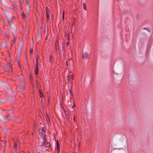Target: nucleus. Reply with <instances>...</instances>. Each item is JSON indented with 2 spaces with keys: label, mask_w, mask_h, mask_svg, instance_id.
Returning <instances> with one entry per match:
<instances>
[{
  "label": "nucleus",
  "mask_w": 153,
  "mask_h": 153,
  "mask_svg": "<svg viewBox=\"0 0 153 153\" xmlns=\"http://www.w3.org/2000/svg\"><path fill=\"white\" fill-rule=\"evenodd\" d=\"M26 61L28 63V61H27V59H26Z\"/></svg>",
  "instance_id": "nucleus-37"
},
{
  "label": "nucleus",
  "mask_w": 153,
  "mask_h": 153,
  "mask_svg": "<svg viewBox=\"0 0 153 153\" xmlns=\"http://www.w3.org/2000/svg\"><path fill=\"white\" fill-rule=\"evenodd\" d=\"M70 78H71L72 80H73V77H71Z\"/></svg>",
  "instance_id": "nucleus-32"
},
{
  "label": "nucleus",
  "mask_w": 153,
  "mask_h": 153,
  "mask_svg": "<svg viewBox=\"0 0 153 153\" xmlns=\"http://www.w3.org/2000/svg\"><path fill=\"white\" fill-rule=\"evenodd\" d=\"M69 92H70V95L71 96V91L70 90Z\"/></svg>",
  "instance_id": "nucleus-27"
},
{
  "label": "nucleus",
  "mask_w": 153,
  "mask_h": 153,
  "mask_svg": "<svg viewBox=\"0 0 153 153\" xmlns=\"http://www.w3.org/2000/svg\"><path fill=\"white\" fill-rule=\"evenodd\" d=\"M4 152H5V149H4V152H3V153H4Z\"/></svg>",
  "instance_id": "nucleus-34"
},
{
  "label": "nucleus",
  "mask_w": 153,
  "mask_h": 153,
  "mask_svg": "<svg viewBox=\"0 0 153 153\" xmlns=\"http://www.w3.org/2000/svg\"><path fill=\"white\" fill-rule=\"evenodd\" d=\"M66 43H67V45H68V42H67Z\"/></svg>",
  "instance_id": "nucleus-33"
},
{
  "label": "nucleus",
  "mask_w": 153,
  "mask_h": 153,
  "mask_svg": "<svg viewBox=\"0 0 153 153\" xmlns=\"http://www.w3.org/2000/svg\"><path fill=\"white\" fill-rule=\"evenodd\" d=\"M10 1H11V2H12V0H10Z\"/></svg>",
  "instance_id": "nucleus-38"
},
{
  "label": "nucleus",
  "mask_w": 153,
  "mask_h": 153,
  "mask_svg": "<svg viewBox=\"0 0 153 153\" xmlns=\"http://www.w3.org/2000/svg\"><path fill=\"white\" fill-rule=\"evenodd\" d=\"M46 114H47V119L48 120H49V119L48 117V115L46 113Z\"/></svg>",
  "instance_id": "nucleus-25"
},
{
  "label": "nucleus",
  "mask_w": 153,
  "mask_h": 153,
  "mask_svg": "<svg viewBox=\"0 0 153 153\" xmlns=\"http://www.w3.org/2000/svg\"><path fill=\"white\" fill-rule=\"evenodd\" d=\"M4 13L6 16L7 19L8 23L10 25L12 26L13 25L12 21V19L13 16L12 13L7 11H5Z\"/></svg>",
  "instance_id": "nucleus-1"
},
{
  "label": "nucleus",
  "mask_w": 153,
  "mask_h": 153,
  "mask_svg": "<svg viewBox=\"0 0 153 153\" xmlns=\"http://www.w3.org/2000/svg\"><path fill=\"white\" fill-rule=\"evenodd\" d=\"M24 0H22V1L20 3V4H22L24 3Z\"/></svg>",
  "instance_id": "nucleus-22"
},
{
  "label": "nucleus",
  "mask_w": 153,
  "mask_h": 153,
  "mask_svg": "<svg viewBox=\"0 0 153 153\" xmlns=\"http://www.w3.org/2000/svg\"><path fill=\"white\" fill-rule=\"evenodd\" d=\"M38 62V60L37 58L36 57V62Z\"/></svg>",
  "instance_id": "nucleus-30"
},
{
  "label": "nucleus",
  "mask_w": 153,
  "mask_h": 153,
  "mask_svg": "<svg viewBox=\"0 0 153 153\" xmlns=\"http://www.w3.org/2000/svg\"><path fill=\"white\" fill-rule=\"evenodd\" d=\"M75 106V104H74V103H73V107H74Z\"/></svg>",
  "instance_id": "nucleus-31"
},
{
  "label": "nucleus",
  "mask_w": 153,
  "mask_h": 153,
  "mask_svg": "<svg viewBox=\"0 0 153 153\" xmlns=\"http://www.w3.org/2000/svg\"><path fill=\"white\" fill-rule=\"evenodd\" d=\"M12 66L11 65L9 64L7 65V67L5 68V70L7 72H10L12 71Z\"/></svg>",
  "instance_id": "nucleus-6"
},
{
  "label": "nucleus",
  "mask_w": 153,
  "mask_h": 153,
  "mask_svg": "<svg viewBox=\"0 0 153 153\" xmlns=\"http://www.w3.org/2000/svg\"><path fill=\"white\" fill-rule=\"evenodd\" d=\"M21 15L22 16V19L24 20L26 19L29 16L28 14H27V15H26L23 12H22Z\"/></svg>",
  "instance_id": "nucleus-7"
},
{
  "label": "nucleus",
  "mask_w": 153,
  "mask_h": 153,
  "mask_svg": "<svg viewBox=\"0 0 153 153\" xmlns=\"http://www.w3.org/2000/svg\"><path fill=\"white\" fill-rule=\"evenodd\" d=\"M2 49V48L1 47H0V50H1Z\"/></svg>",
  "instance_id": "nucleus-36"
},
{
  "label": "nucleus",
  "mask_w": 153,
  "mask_h": 153,
  "mask_svg": "<svg viewBox=\"0 0 153 153\" xmlns=\"http://www.w3.org/2000/svg\"><path fill=\"white\" fill-rule=\"evenodd\" d=\"M65 114H67V113H66V112Z\"/></svg>",
  "instance_id": "nucleus-40"
},
{
  "label": "nucleus",
  "mask_w": 153,
  "mask_h": 153,
  "mask_svg": "<svg viewBox=\"0 0 153 153\" xmlns=\"http://www.w3.org/2000/svg\"><path fill=\"white\" fill-rule=\"evenodd\" d=\"M12 33L14 37V39H13L11 43V46L12 47L13 44L16 42V35L13 32H12Z\"/></svg>",
  "instance_id": "nucleus-4"
},
{
  "label": "nucleus",
  "mask_w": 153,
  "mask_h": 153,
  "mask_svg": "<svg viewBox=\"0 0 153 153\" xmlns=\"http://www.w3.org/2000/svg\"><path fill=\"white\" fill-rule=\"evenodd\" d=\"M36 65H38V62H36Z\"/></svg>",
  "instance_id": "nucleus-29"
},
{
  "label": "nucleus",
  "mask_w": 153,
  "mask_h": 153,
  "mask_svg": "<svg viewBox=\"0 0 153 153\" xmlns=\"http://www.w3.org/2000/svg\"><path fill=\"white\" fill-rule=\"evenodd\" d=\"M0 119L4 123H6L8 122L10 119L8 118V116L6 117H3L0 114Z\"/></svg>",
  "instance_id": "nucleus-2"
},
{
  "label": "nucleus",
  "mask_w": 153,
  "mask_h": 153,
  "mask_svg": "<svg viewBox=\"0 0 153 153\" xmlns=\"http://www.w3.org/2000/svg\"><path fill=\"white\" fill-rule=\"evenodd\" d=\"M17 62L19 66L20 67V63L19 61H18Z\"/></svg>",
  "instance_id": "nucleus-23"
},
{
  "label": "nucleus",
  "mask_w": 153,
  "mask_h": 153,
  "mask_svg": "<svg viewBox=\"0 0 153 153\" xmlns=\"http://www.w3.org/2000/svg\"><path fill=\"white\" fill-rule=\"evenodd\" d=\"M64 17H63V16H62V19L63 20H64Z\"/></svg>",
  "instance_id": "nucleus-35"
},
{
  "label": "nucleus",
  "mask_w": 153,
  "mask_h": 153,
  "mask_svg": "<svg viewBox=\"0 0 153 153\" xmlns=\"http://www.w3.org/2000/svg\"><path fill=\"white\" fill-rule=\"evenodd\" d=\"M56 144H57V150L58 151V152H59V144H58V141H57Z\"/></svg>",
  "instance_id": "nucleus-17"
},
{
  "label": "nucleus",
  "mask_w": 153,
  "mask_h": 153,
  "mask_svg": "<svg viewBox=\"0 0 153 153\" xmlns=\"http://www.w3.org/2000/svg\"><path fill=\"white\" fill-rule=\"evenodd\" d=\"M38 65H35L34 68V71L35 74L36 75L38 74Z\"/></svg>",
  "instance_id": "nucleus-11"
},
{
  "label": "nucleus",
  "mask_w": 153,
  "mask_h": 153,
  "mask_svg": "<svg viewBox=\"0 0 153 153\" xmlns=\"http://www.w3.org/2000/svg\"><path fill=\"white\" fill-rule=\"evenodd\" d=\"M88 54L87 52H85L82 55V58L84 59H87L88 57Z\"/></svg>",
  "instance_id": "nucleus-8"
},
{
  "label": "nucleus",
  "mask_w": 153,
  "mask_h": 153,
  "mask_svg": "<svg viewBox=\"0 0 153 153\" xmlns=\"http://www.w3.org/2000/svg\"><path fill=\"white\" fill-rule=\"evenodd\" d=\"M66 63L67 66H68V61H66Z\"/></svg>",
  "instance_id": "nucleus-26"
},
{
  "label": "nucleus",
  "mask_w": 153,
  "mask_h": 153,
  "mask_svg": "<svg viewBox=\"0 0 153 153\" xmlns=\"http://www.w3.org/2000/svg\"><path fill=\"white\" fill-rule=\"evenodd\" d=\"M25 89V84L24 83L21 84V92L23 93V91Z\"/></svg>",
  "instance_id": "nucleus-9"
},
{
  "label": "nucleus",
  "mask_w": 153,
  "mask_h": 153,
  "mask_svg": "<svg viewBox=\"0 0 153 153\" xmlns=\"http://www.w3.org/2000/svg\"><path fill=\"white\" fill-rule=\"evenodd\" d=\"M6 41L4 42H3L1 44V47L2 48H4L7 47V43Z\"/></svg>",
  "instance_id": "nucleus-12"
},
{
  "label": "nucleus",
  "mask_w": 153,
  "mask_h": 153,
  "mask_svg": "<svg viewBox=\"0 0 153 153\" xmlns=\"http://www.w3.org/2000/svg\"><path fill=\"white\" fill-rule=\"evenodd\" d=\"M67 79L68 81V82L69 81V80L70 79V76L69 75H67Z\"/></svg>",
  "instance_id": "nucleus-20"
},
{
  "label": "nucleus",
  "mask_w": 153,
  "mask_h": 153,
  "mask_svg": "<svg viewBox=\"0 0 153 153\" xmlns=\"http://www.w3.org/2000/svg\"><path fill=\"white\" fill-rule=\"evenodd\" d=\"M47 18V19L48 22V21L50 19V14H47L46 15Z\"/></svg>",
  "instance_id": "nucleus-16"
},
{
  "label": "nucleus",
  "mask_w": 153,
  "mask_h": 153,
  "mask_svg": "<svg viewBox=\"0 0 153 153\" xmlns=\"http://www.w3.org/2000/svg\"><path fill=\"white\" fill-rule=\"evenodd\" d=\"M39 92L40 94V97L41 98L42 97H43V95L42 94V93L41 92V91L40 90H39Z\"/></svg>",
  "instance_id": "nucleus-15"
},
{
  "label": "nucleus",
  "mask_w": 153,
  "mask_h": 153,
  "mask_svg": "<svg viewBox=\"0 0 153 153\" xmlns=\"http://www.w3.org/2000/svg\"><path fill=\"white\" fill-rule=\"evenodd\" d=\"M14 146L15 150H16L19 148V143H18L14 142Z\"/></svg>",
  "instance_id": "nucleus-10"
},
{
  "label": "nucleus",
  "mask_w": 153,
  "mask_h": 153,
  "mask_svg": "<svg viewBox=\"0 0 153 153\" xmlns=\"http://www.w3.org/2000/svg\"><path fill=\"white\" fill-rule=\"evenodd\" d=\"M39 134L42 137H43V139H45V135L44 134H45V132L43 128L39 131Z\"/></svg>",
  "instance_id": "nucleus-3"
},
{
  "label": "nucleus",
  "mask_w": 153,
  "mask_h": 153,
  "mask_svg": "<svg viewBox=\"0 0 153 153\" xmlns=\"http://www.w3.org/2000/svg\"><path fill=\"white\" fill-rule=\"evenodd\" d=\"M77 6V4H75V6Z\"/></svg>",
  "instance_id": "nucleus-39"
},
{
  "label": "nucleus",
  "mask_w": 153,
  "mask_h": 153,
  "mask_svg": "<svg viewBox=\"0 0 153 153\" xmlns=\"http://www.w3.org/2000/svg\"><path fill=\"white\" fill-rule=\"evenodd\" d=\"M17 30V27L16 26H15L13 27V30L14 31L16 32V31Z\"/></svg>",
  "instance_id": "nucleus-19"
},
{
  "label": "nucleus",
  "mask_w": 153,
  "mask_h": 153,
  "mask_svg": "<svg viewBox=\"0 0 153 153\" xmlns=\"http://www.w3.org/2000/svg\"><path fill=\"white\" fill-rule=\"evenodd\" d=\"M42 146H45L46 147H48L50 146V143L45 141L44 139Z\"/></svg>",
  "instance_id": "nucleus-5"
},
{
  "label": "nucleus",
  "mask_w": 153,
  "mask_h": 153,
  "mask_svg": "<svg viewBox=\"0 0 153 153\" xmlns=\"http://www.w3.org/2000/svg\"><path fill=\"white\" fill-rule=\"evenodd\" d=\"M64 11L63 13V16H63V17H64Z\"/></svg>",
  "instance_id": "nucleus-28"
},
{
  "label": "nucleus",
  "mask_w": 153,
  "mask_h": 153,
  "mask_svg": "<svg viewBox=\"0 0 153 153\" xmlns=\"http://www.w3.org/2000/svg\"><path fill=\"white\" fill-rule=\"evenodd\" d=\"M38 153H39V152H38Z\"/></svg>",
  "instance_id": "nucleus-41"
},
{
  "label": "nucleus",
  "mask_w": 153,
  "mask_h": 153,
  "mask_svg": "<svg viewBox=\"0 0 153 153\" xmlns=\"http://www.w3.org/2000/svg\"><path fill=\"white\" fill-rule=\"evenodd\" d=\"M73 120H74V122H76L75 119V115H74V119H73Z\"/></svg>",
  "instance_id": "nucleus-24"
},
{
  "label": "nucleus",
  "mask_w": 153,
  "mask_h": 153,
  "mask_svg": "<svg viewBox=\"0 0 153 153\" xmlns=\"http://www.w3.org/2000/svg\"><path fill=\"white\" fill-rule=\"evenodd\" d=\"M46 15L50 14L51 12L50 11L47 7L46 8Z\"/></svg>",
  "instance_id": "nucleus-13"
},
{
  "label": "nucleus",
  "mask_w": 153,
  "mask_h": 153,
  "mask_svg": "<svg viewBox=\"0 0 153 153\" xmlns=\"http://www.w3.org/2000/svg\"><path fill=\"white\" fill-rule=\"evenodd\" d=\"M83 6L84 9L85 10H86V4L84 2V3H83Z\"/></svg>",
  "instance_id": "nucleus-14"
},
{
  "label": "nucleus",
  "mask_w": 153,
  "mask_h": 153,
  "mask_svg": "<svg viewBox=\"0 0 153 153\" xmlns=\"http://www.w3.org/2000/svg\"><path fill=\"white\" fill-rule=\"evenodd\" d=\"M32 51H33V49H31L30 50V54H31L32 53Z\"/></svg>",
  "instance_id": "nucleus-21"
},
{
  "label": "nucleus",
  "mask_w": 153,
  "mask_h": 153,
  "mask_svg": "<svg viewBox=\"0 0 153 153\" xmlns=\"http://www.w3.org/2000/svg\"><path fill=\"white\" fill-rule=\"evenodd\" d=\"M7 113H8V114H9L10 113H13V112L12 110H10L8 111Z\"/></svg>",
  "instance_id": "nucleus-18"
}]
</instances>
